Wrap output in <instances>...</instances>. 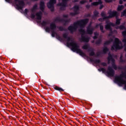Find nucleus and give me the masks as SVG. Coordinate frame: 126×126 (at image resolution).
Instances as JSON below:
<instances>
[{"label":"nucleus","mask_w":126,"mask_h":126,"mask_svg":"<svg viewBox=\"0 0 126 126\" xmlns=\"http://www.w3.org/2000/svg\"><path fill=\"white\" fill-rule=\"evenodd\" d=\"M82 49L83 50H89V49H91V48H90V46H89V45L88 44H85L84 46H82Z\"/></svg>","instance_id":"nucleus-24"},{"label":"nucleus","mask_w":126,"mask_h":126,"mask_svg":"<svg viewBox=\"0 0 126 126\" xmlns=\"http://www.w3.org/2000/svg\"><path fill=\"white\" fill-rule=\"evenodd\" d=\"M123 37H126V30L122 32Z\"/></svg>","instance_id":"nucleus-41"},{"label":"nucleus","mask_w":126,"mask_h":126,"mask_svg":"<svg viewBox=\"0 0 126 126\" xmlns=\"http://www.w3.org/2000/svg\"><path fill=\"white\" fill-rule=\"evenodd\" d=\"M35 9H33V8L32 9L31 11H32V13H34V12H35Z\"/></svg>","instance_id":"nucleus-56"},{"label":"nucleus","mask_w":126,"mask_h":126,"mask_svg":"<svg viewBox=\"0 0 126 126\" xmlns=\"http://www.w3.org/2000/svg\"><path fill=\"white\" fill-rule=\"evenodd\" d=\"M87 17H91V14H88L87 15Z\"/></svg>","instance_id":"nucleus-58"},{"label":"nucleus","mask_w":126,"mask_h":126,"mask_svg":"<svg viewBox=\"0 0 126 126\" xmlns=\"http://www.w3.org/2000/svg\"><path fill=\"white\" fill-rule=\"evenodd\" d=\"M98 38V36H97L96 35H94V37H93V39H94V40H96V39Z\"/></svg>","instance_id":"nucleus-51"},{"label":"nucleus","mask_w":126,"mask_h":126,"mask_svg":"<svg viewBox=\"0 0 126 126\" xmlns=\"http://www.w3.org/2000/svg\"><path fill=\"white\" fill-rule=\"evenodd\" d=\"M101 54V52H99V53H97V54H96V56H97V57H99V56H100V54Z\"/></svg>","instance_id":"nucleus-60"},{"label":"nucleus","mask_w":126,"mask_h":126,"mask_svg":"<svg viewBox=\"0 0 126 126\" xmlns=\"http://www.w3.org/2000/svg\"><path fill=\"white\" fill-rule=\"evenodd\" d=\"M124 16L126 17V9L121 12V17H124Z\"/></svg>","instance_id":"nucleus-32"},{"label":"nucleus","mask_w":126,"mask_h":126,"mask_svg":"<svg viewBox=\"0 0 126 126\" xmlns=\"http://www.w3.org/2000/svg\"><path fill=\"white\" fill-rule=\"evenodd\" d=\"M106 74H107L108 76L113 77H114V75H115V70H114L112 67L108 66L107 68V70L106 71Z\"/></svg>","instance_id":"nucleus-11"},{"label":"nucleus","mask_w":126,"mask_h":126,"mask_svg":"<svg viewBox=\"0 0 126 126\" xmlns=\"http://www.w3.org/2000/svg\"><path fill=\"white\" fill-rule=\"evenodd\" d=\"M104 20H106V19H103V18H100L98 19V21H99L100 22H103V21H104Z\"/></svg>","instance_id":"nucleus-44"},{"label":"nucleus","mask_w":126,"mask_h":126,"mask_svg":"<svg viewBox=\"0 0 126 126\" xmlns=\"http://www.w3.org/2000/svg\"><path fill=\"white\" fill-rule=\"evenodd\" d=\"M98 0V1H95V2H93L91 3V5L92 6H97L99 5V4H102L103 3V1H102V0Z\"/></svg>","instance_id":"nucleus-15"},{"label":"nucleus","mask_w":126,"mask_h":126,"mask_svg":"<svg viewBox=\"0 0 126 126\" xmlns=\"http://www.w3.org/2000/svg\"><path fill=\"white\" fill-rule=\"evenodd\" d=\"M54 89L55 90H57V91H60V92H61V91L63 92V91H64V90L63 89V88H60V87H58L57 86L54 87Z\"/></svg>","instance_id":"nucleus-23"},{"label":"nucleus","mask_w":126,"mask_h":126,"mask_svg":"<svg viewBox=\"0 0 126 126\" xmlns=\"http://www.w3.org/2000/svg\"><path fill=\"white\" fill-rule=\"evenodd\" d=\"M125 8V6L123 5H119L117 8L118 11H121V10H123L124 8Z\"/></svg>","instance_id":"nucleus-28"},{"label":"nucleus","mask_w":126,"mask_h":126,"mask_svg":"<svg viewBox=\"0 0 126 126\" xmlns=\"http://www.w3.org/2000/svg\"><path fill=\"white\" fill-rule=\"evenodd\" d=\"M50 24V22L49 21H43L41 23V25L42 26H43V27H45V26H46V25H48Z\"/></svg>","instance_id":"nucleus-22"},{"label":"nucleus","mask_w":126,"mask_h":126,"mask_svg":"<svg viewBox=\"0 0 126 126\" xmlns=\"http://www.w3.org/2000/svg\"><path fill=\"white\" fill-rule=\"evenodd\" d=\"M69 0H62V2L59 3L57 5L60 7V10H65V8L67 7V2ZM57 3V0H50L49 2L47 3V7L51 10L52 12L55 11V6L54 4Z\"/></svg>","instance_id":"nucleus-1"},{"label":"nucleus","mask_w":126,"mask_h":126,"mask_svg":"<svg viewBox=\"0 0 126 126\" xmlns=\"http://www.w3.org/2000/svg\"><path fill=\"white\" fill-rule=\"evenodd\" d=\"M15 2H19L18 4H16V5L18 8V9L22 10L24 6L25 5V3L23 0H14Z\"/></svg>","instance_id":"nucleus-10"},{"label":"nucleus","mask_w":126,"mask_h":126,"mask_svg":"<svg viewBox=\"0 0 126 126\" xmlns=\"http://www.w3.org/2000/svg\"><path fill=\"white\" fill-rule=\"evenodd\" d=\"M94 36H96L98 37L99 36V33H98L97 32H94Z\"/></svg>","instance_id":"nucleus-48"},{"label":"nucleus","mask_w":126,"mask_h":126,"mask_svg":"<svg viewBox=\"0 0 126 126\" xmlns=\"http://www.w3.org/2000/svg\"><path fill=\"white\" fill-rule=\"evenodd\" d=\"M50 29L52 30L51 35L52 37H55L57 35V32L55 31L57 29V25L55 23L50 24Z\"/></svg>","instance_id":"nucleus-9"},{"label":"nucleus","mask_w":126,"mask_h":126,"mask_svg":"<svg viewBox=\"0 0 126 126\" xmlns=\"http://www.w3.org/2000/svg\"><path fill=\"white\" fill-rule=\"evenodd\" d=\"M126 23H124L123 25H120L119 27L116 28V29H120V30H126V26H125Z\"/></svg>","instance_id":"nucleus-21"},{"label":"nucleus","mask_w":126,"mask_h":126,"mask_svg":"<svg viewBox=\"0 0 126 126\" xmlns=\"http://www.w3.org/2000/svg\"><path fill=\"white\" fill-rule=\"evenodd\" d=\"M101 17H103V19H108V16H106V14L104 12H102L101 13Z\"/></svg>","instance_id":"nucleus-29"},{"label":"nucleus","mask_w":126,"mask_h":126,"mask_svg":"<svg viewBox=\"0 0 126 126\" xmlns=\"http://www.w3.org/2000/svg\"><path fill=\"white\" fill-rule=\"evenodd\" d=\"M94 17H97L98 15H99V12L98 11H94Z\"/></svg>","instance_id":"nucleus-35"},{"label":"nucleus","mask_w":126,"mask_h":126,"mask_svg":"<svg viewBox=\"0 0 126 126\" xmlns=\"http://www.w3.org/2000/svg\"><path fill=\"white\" fill-rule=\"evenodd\" d=\"M90 61L91 62H94V63H101V61L100 60H97V59H95V60L92 59H90Z\"/></svg>","instance_id":"nucleus-26"},{"label":"nucleus","mask_w":126,"mask_h":126,"mask_svg":"<svg viewBox=\"0 0 126 126\" xmlns=\"http://www.w3.org/2000/svg\"><path fill=\"white\" fill-rule=\"evenodd\" d=\"M93 31H94V28L91 27V24L89 25L87 28V34L92 35L93 34Z\"/></svg>","instance_id":"nucleus-13"},{"label":"nucleus","mask_w":126,"mask_h":126,"mask_svg":"<svg viewBox=\"0 0 126 126\" xmlns=\"http://www.w3.org/2000/svg\"><path fill=\"white\" fill-rule=\"evenodd\" d=\"M101 25V24H96L95 26V28H99V26Z\"/></svg>","instance_id":"nucleus-49"},{"label":"nucleus","mask_w":126,"mask_h":126,"mask_svg":"<svg viewBox=\"0 0 126 126\" xmlns=\"http://www.w3.org/2000/svg\"><path fill=\"white\" fill-rule=\"evenodd\" d=\"M102 72L103 73H107V71H106V69L104 68H102Z\"/></svg>","instance_id":"nucleus-46"},{"label":"nucleus","mask_w":126,"mask_h":126,"mask_svg":"<svg viewBox=\"0 0 126 126\" xmlns=\"http://www.w3.org/2000/svg\"><path fill=\"white\" fill-rule=\"evenodd\" d=\"M124 47H126V43H124Z\"/></svg>","instance_id":"nucleus-64"},{"label":"nucleus","mask_w":126,"mask_h":126,"mask_svg":"<svg viewBox=\"0 0 126 126\" xmlns=\"http://www.w3.org/2000/svg\"><path fill=\"white\" fill-rule=\"evenodd\" d=\"M122 42L123 43H126V38H124L123 40H122Z\"/></svg>","instance_id":"nucleus-54"},{"label":"nucleus","mask_w":126,"mask_h":126,"mask_svg":"<svg viewBox=\"0 0 126 126\" xmlns=\"http://www.w3.org/2000/svg\"><path fill=\"white\" fill-rule=\"evenodd\" d=\"M88 52H91V53L89 54V56L90 57H93L94 56H95V52L93 49L90 48L88 49Z\"/></svg>","instance_id":"nucleus-19"},{"label":"nucleus","mask_w":126,"mask_h":126,"mask_svg":"<svg viewBox=\"0 0 126 126\" xmlns=\"http://www.w3.org/2000/svg\"><path fill=\"white\" fill-rule=\"evenodd\" d=\"M39 5V8L40 10L44 11V10H45V2L43 1H40Z\"/></svg>","instance_id":"nucleus-18"},{"label":"nucleus","mask_w":126,"mask_h":126,"mask_svg":"<svg viewBox=\"0 0 126 126\" xmlns=\"http://www.w3.org/2000/svg\"><path fill=\"white\" fill-rule=\"evenodd\" d=\"M89 21V19H82L77 21L73 23V26H69L68 27V30L70 31L71 33H73V32H75V31H76L78 28V26H80V27H84V26L88 23Z\"/></svg>","instance_id":"nucleus-2"},{"label":"nucleus","mask_w":126,"mask_h":126,"mask_svg":"<svg viewBox=\"0 0 126 126\" xmlns=\"http://www.w3.org/2000/svg\"><path fill=\"white\" fill-rule=\"evenodd\" d=\"M87 2V0H82L80 1V4H84V3H86Z\"/></svg>","instance_id":"nucleus-39"},{"label":"nucleus","mask_w":126,"mask_h":126,"mask_svg":"<svg viewBox=\"0 0 126 126\" xmlns=\"http://www.w3.org/2000/svg\"><path fill=\"white\" fill-rule=\"evenodd\" d=\"M116 19V25H120V24H121V20H122V19H119L118 18H117Z\"/></svg>","instance_id":"nucleus-31"},{"label":"nucleus","mask_w":126,"mask_h":126,"mask_svg":"<svg viewBox=\"0 0 126 126\" xmlns=\"http://www.w3.org/2000/svg\"><path fill=\"white\" fill-rule=\"evenodd\" d=\"M77 14H78V12H70V15H71V16H75V15H77Z\"/></svg>","instance_id":"nucleus-37"},{"label":"nucleus","mask_w":126,"mask_h":126,"mask_svg":"<svg viewBox=\"0 0 126 126\" xmlns=\"http://www.w3.org/2000/svg\"><path fill=\"white\" fill-rule=\"evenodd\" d=\"M59 29L60 31H65V29H63V27L62 26H60L59 27Z\"/></svg>","instance_id":"nucleus-40"},{"label":"nucleus","mask_w":126,"mask_h":126,"mask_svg":"<svg viewBox=\"0 0 126 126\" xmlns=\"http://www.w3.org/2000/svg\"><path fill=\"white\" fill-rule=\"evenodd\" d=\"M80 32L82 33L81 34V41L82 42H84L85 43H89V40H90V37L88 36H84V34H85V30L83 29H80L79 30Z\"/></svg>","instance_id":"nucleus-7"},{"label":"nucleus","mask_w":126,"mask_h":126,"mask_svg":"<svg viewBox=\"0 0 126 126\" xmlns=\"http://www.w3.org/2000/svg\"><path fill=\"white\" fill-rule=\"evenodd\" d=\"M63 36L64 39H67V43H69V42H70V41H71V38L68 36V34L64 33L63 34Z\"/></svg>","instance_id":"nucleus-17"},{"label":"nucleus","mask_w":126,"mask_h":126,"mask_svg":"<svg viewBox=\"0 0 126 126\" xmlns=\"http://www.w3.org/2000/svg\"><path fill=\"white\" fill-rule=\"evenodd\" d=\"M28 10L27 9H25V14H27V13H28Z\"/></svg>","instance_id":"nucleus-55"},{"label":"nucleus","mask_w":126,"mask_h":126,"mask_svg":"<svg viewBox=\"0 0 126 126\" xmlns=\"http://www.w3.org/2000/svg\"><path fill=\"white\" fill-rule=\"evenodd\" d=\"M109 31H110V32L108 34V36L109 37H112L113 36V34L114 33V31H113V29H112L111 30H109Z\"/></svg>","instance_id":"nucleus-34"},{"label":"nucleus","mask_w":126,"mask_h":126,"mask_svg":"<svg viewBox=\"0 0 126 126\" xmlns=\"http://www.w3.org/2000/svg\"><path fill=\"white\" fill-rule=\"evenodd\" d=\"M120 63H126V60L122 59H120Z\"/></svg>","instance_id":"nucleus-47"},{"label":"nucleus","mask_w":126,"mask_h":126,"mask_svg":"<svg viewBox=\"0 0 126 126\" xmlns=\"http://www.w3.org/2000/svg\"><path fill=\"white\" fill-rule=\"evenodd\" d=\"M99 27L100 30L101 31L102 33H105V31H104V27L100 25V26H99Z\"/></svg>","instance_id":"nucleus-36"},{"label":"nucleus","mask_w":126,"mask_h":126,"mask_svg":"<svg viewBox=\"0 0 126 126\" xmlns=\"http://www.w3.org/2000/svg\"><path fill=\"white\" fill-rule=\"evenodd\" d=\"M104 7V5L100 4V7H99V9H102Z\"/></svg>","instance_id":"nucleus-50"},{"label":"nucleus","mask_w":126,"mask_h":126,"mask_svg":"<svg viewBox=\"0 0 126 126\" xmlns=\"http://www.w3.org/2000/svg\"><path fill=\"white\" fill-rule=\"evenodd\" d=\"M122 41L118 38H115L114 42L111 46V51H118V50H122L123 46L120 45H122Z\"/></svg>","instance_id":"nucleus-4"},{"label":"nucleus","mask_w":126,"mask_h":126,"mask_svg":"<svg viewBox=\"0 0 126 126\" xmlns=\"http://www.w3.org/2000/svg\"><path fill=\"white\" fill-rule=\"evenodd\" d=\"M108 51H109V48H108V47H105L102 50L103 54H107V53H108Z\"/></svg>","instance_id":"nucleus-27"},{"label":"nucleus","mask_w":126,"mask_h":126,"mask_svg":"<svg viewBox=\"0 0 126 126\" xmlns=\"http://www.w3.org/2000/svg\"><path fill=\"white\" fill-rule=\"evenodd\" d=\"M102 69H103V68H100L98 69V70L99 71H102Z\"/></svg>","instance_id":"nucleus-61"},{"label":"nucleus","mask_w":126,"mask_h":126,"mask_svg":"<svg viewBox=\"0 0 126 126\" xmlns=\"http://www.w3.org/2000/svg\"><path fill=\"white\" fill-rule=\"evenodd\" d=\"M101 65H103V66H107V63L105 62H102L101 63Z\"/></svg>","instance_id":"nucleus-45"},{"label":"nucleus","mask_w":126,"mask_h":126,"mask_svg":"<svg viewBox=\"0 0 126 126\" xmlns=\"http://www.w3.org/2000/svg\"><path fill=\"white\" fill-rule=\"evenodd\" d=\"M77 54H79L80 56H81L82 57H86V55L85 54L81 49H79Z\"/></svg>","instance_id":"nucleus-20"},{"label":"nucleus","mask_w":126,"mask_h":126,"mask_svg":"<svg viewBox=\"0 0 126 126\" xmlns=\"http://www.w3.org/2000/svg\"><path fill=\"white\" fill-rule=\"evenodd\" d=\"M123 0H119L120 4H123Z\"/></svg>","instance_id":"nucleus-57"},{"label":"nucleus","mask_w":126,"mask_h":126,"mask_svg":"<svg viewBox=\"0 0 126 126\" xmlns=\"http://www.w3.org/2000/svg\"><path fill=\"white\" fill-rule=\"evenodd\" d=\"M35 15L37 20H42V15H43V13H42V11H39L38 12H37L35 14Z\"/></svg>","instance_id":"nucleus-16"},{"label":"nucleus","mask_w":126,"mask_h":126,"mask_svg":"<svg viewBox=\"0 0 126 126\" xmlns=\"http://www.w3.org/2000/svg\"><path fill=\"white\" fill-rule=\"evenodd\" d=\"M124 77L126 79V73H122L119 76H116L115 79V83H118L119 86H122L123 84H124V88L126 90V81L124 80Z\"/></svg>","instance_id":"nucleus-3"},{"label":"nucleus","mask_w":126,"mask_h":126,"mask_svg":"<svg viewBox=\"0 0 126 126\" xmlns=\"http://www.w3.org/2000/svg\"><path fill=\"white\" fill-rule=\"evenodd\" d=\"M73 8H74V12H78V11L79 10V6L75 5V6H74Z\"/></svg>","instance_id":"nucleus-25"},{"label":"nucleus","mask_w":126,"mask_h":126,"mask_svg":"<svg viewBox=\"0 0 126 126\" xmlns=\"http://www.w3.org/2000/svg\"><path fill=\"white\" fill-rule=\"evenodd\" d=\"M113 41V39H111V40H107L105 41L104 43V46H108V45H110L111 44V42Z\"/></svg>","instance_id":"nucleus-30"},{"label":"nucleus","mask_w":126,"mask_h":126,"mask_svg":"<svg viewBox=\"0 0 126 126\" xmlns=\"http://www.w3.org/2000/svg\"><path fill=\"white\" fill-rule=\"evenodd\" d=\"M108 14H109L106 18L108 19H110L111 18H114V17H116V18H119V13H118L116 11H112L110 10L108 12Z\"/></svg>","instance_id":"nucleus-8"},{"label":"nucleus","mask_w":126,"mask_h":126,"mask_svg":"<svg viewBox=\"0 0 126 126\" xmlns=\"http://www.w3.org/2000/svg\"><path fill=\"white\" fill-rule=\"evenodd\" d=\"M38 7V5H37V4H34L32 8H33V9H35L36 10V9H37V8Z\"/></svg>","instance_id":"nucleus-43"},{"label":"nucleus","mask_w":126,"mask_h":126,"mask_svg":"<svg viewBox=\"0 0 126 126\" xmlns=\"http://www.w3.org/2000/svg\"><path fill=\"white\" fill-rule=\"evenodd\" d=\"M66 44L68 47H72L71 50H72L73 52H76V53H77L78 50H80V49H79L80 47L78 44L76 43V42L74 41H72L71 42L67 43Z\"/></svg>","instance_id":"nucleus-6"},{"label":"nucleus","mask_w":126,"mask_h":126,"mask_svg":"<svg viewBox=\"0 0 126 126\" xmlns=\"http://www.w3.org/2000/svg\"><path fill=\"white\" fill-rule=\"evenodd\" d=\"M107 60L108 61V63H110V62H112V66L113 68H114L115 70H117V69H122L123 68L121 66H117V65H116V63H115V59L113 58V55H112L111 54H108V57L107 58Z\"/></svg>","instance_id":"nucleus-5"},{"label":"nucleus","mask_w":126,"mask_h":126,"mask_svg":"<svg viewBox=\"0 0 126 126\" xmlns=\"http://www.w3.org/2000/svg\"><path fill=\"white\" fill-rule=\"evenodd\" d=\"M79 0H74V2H78Z\"/></svg>","instance_id":"nucleus-62"},{"label":"nucleus","mask_w":126,"mask_h":126,"mask_svg":"<svg viewBox=\"0 0 126 126\" xmlns=\"http://www.w3.org/2000/svg\"><path fill=\"white\" fill-rule=\"evenodd\" d=\"M58 38H59V39L60 40V41L63 40V38L62 37H61L60 36H59Z\"/></svg>","instance_id":"nucleus-59"},{"label":"nucleus","mask_w":126,"mask_h":126,"mask_svg":"<svg viewBox=\"0 0 126 126\" xmlns=\"http://www.w3.org/2000/svg\"><path fill=\"white\" fill-rule=\"evenodd\" d=\"M45 31L46 32H50L51 31V25H50V27H46L45 28Z\"/></svg>","instance_id":"nucleus-38"},{"label":"nucleus","mask_w":126,"mask_h":126,"mask_svg":"<svg viewBox=\"0 0 126 126\" xmlns=\"http://www.w3.org/2000/svg\"><path fill=\"white\" fill-rule=\"evenodd\" d=\"M54 22H65L64 25H65L66 23H69L70 22V19L63 20V19H61V18L57 17L54 20Z\"/></svg>","instance_id":"nucleus-12"},{"label":"nucleus","mask_w":126,"mask_h":126,"mask_svg":"<svg viewBox=\"0 0 126 126\" xmlns=\"http://www.w3.org/2000/svg\"><path fill=\"white\" fill-rule=\"evenodd\" d=\"M86 7L87 9H89V8H90V5H86Z\"/></svg>","instance_id":"nucleus-52"},{"label":"nucleus","mask_w":126,"mask_h":126,"mask_svg":"<svg viewBox=\"0 0 126 126\" xmlns=\"http://www.w3.org/2000/svg\"><path fill=\"white\" fill-rule=\"evenodd\" d=\"M123 59V55H121L120 56V59Z\"/></svg>","instance_id":"nucleus-63"},{"label":"nucleus","mask_w":126,"mask_h":126,"mask_svg":"<svg viewBox=\"0 0 126 126\" xmlns=\"http://www.w3.org/2000/svg\"><path fill=\"white\" fill-rule=\"evenodd\" d=\"M35 14H34V13H31V18H32V19H34V18H35Z\"/></svg>","instance_id":"nucleus-42"},{"label":"nucleus","mask_w":126,"mask_h":126,"mask_svg":"<svg viewBox=\"0 0 126 126\" xmlns=\"http://www.w3.org/2000/svg\"><path fill=\"white\" fill-rule=\"evenodd\" d=\"M115 25H115V24H114L113 23H112V22L108 23L105 25V29L106 30H111L113 29L112 27H111V26H113V27H115Z\"/></svg>","instance_id":"nucleus-14"},{"label":"nucleus","mask_w":126,"mask_h":126,"mask_svg":"<svg viewBox=\"0 0 126 126\" xmlns=\"http://www.w3.org/2000/svg\"><path fill=\"white\" fill-rule=\"evenodd\" d=\"M101 43H102V39H99L95 41V44L96 45H100V44H101Z\"/></svg>","instance_id":"nucleus-33"},{"label":"nucleus","mask_w":126,"mask_h":126,"mask_svg":"<svg viewBox=\"0 0 126 126\" xmlns=\"http://www.w3.org/2000/svg\"><path fill=\"white\" fill-rule=\"evenodd\" d=\"M63 17L64 18H67V17H68V15H63Z\"/></svg>","instance_id":"nucleus-53"}]
</instances>
